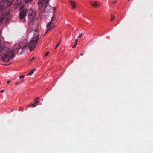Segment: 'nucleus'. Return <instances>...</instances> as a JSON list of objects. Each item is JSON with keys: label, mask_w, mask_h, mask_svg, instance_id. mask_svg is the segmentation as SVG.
I'll return each mask as SVG.
<instances>
[{"label": "nucleus", "mask_w": 153, "mask_h": 153, "mask_svg": "<svg viewBox=\"0 0 153 153\" xmlns=\"http://www.w3.org/2000/svg\"><path fill=\"white\" fill-rule=\"evenodd\" d=\"M82 36V34L81 33L80 34L79 36H78V38H79L81 37Z\"/></svg>", "instance_id": "17"}, {"label": "nucleus", "mask_w": 153, "mask_h": 153, "mask_svg": "<svg viewBox=\"0 0 153 153\" xmlns=\"http://www.w3.org/2000/svg\"><path fill=\"white\" fill-rule=\"evenodd\" d=\"M36 70V68L33 69L31 72H30L29 73H28L27 75L28 76H31L32 75L33 73L34 72L35 70Z\"/></svg>", "instance_id": "9"}, {"label": "nucleus", "mask_w": 153, "mask_h": 153, "mask_svg": "<svg viewBox=\"0 0 153 153\" xmlns=\"http://www.w3.org/2000/svg\"><path fill=\"white\" fill-rule=\"evenodd\" d=\"M48 55V52H47L46 53V54L45 56V57H46Z\"/></svg>", "instance_id": "21"}, {"label": "nucleus", "mask_w": 153, "mask_h": 153, "mask_svg": "<svg viewBox=\"0 0 153 153\" xmlns=\"http://www.w3.org/2000/svg\"><path fill=\"white\" fill-rule=\"evenodd\" d=\"M27 13V10L24 9L20 12L19 18L21 19H25L26 15V13Z\"/></svg>", "instance_id": "4"}, {"label": "nucleus", "mask_w": 153, "mask_h": 153, "mask_svg": "<svg viewBox=\"0 0 153 153\" xmlns=\"http://www.w3.org/2000/svg\"><path fill=\"white\" fill-rule=\"evenodd\" d=\"M91 4L92 6L94 7H96L97 6H99V4H98L97 2V1H95L94 2H91Z\"/></svg>", "instance_id": "7"}, {"label": "nucleus", "mask_w": 153, "mask_h": 153, "mask_svg": "<svg viewBox=\"0 0 153 153\" xmlns=\"http://www.w3.org/2000/svg\"><path fill=\"white\" fill-rule=\"evenodd\" d=\"M35 104H35V103L34 104H32V107H36Z\"/></svg>", "instance_id": "19"}, {"label": "nucleus", "mask_w": 153, "mask_h": 153, "mask_svg": "<svg viewBox=\"0 0 153 153\" xmlns=\"http://www.w3.org/2000/svg\"><path fill=\"white\" fill-rule=\"evenodd\" d=\"M117 2V1H115L113 2L112 3L114 4L116 3Z\"/></svg>", "instance_id": "22"}, {"label": "nucleus", "mask_w": 153, "mask_h": 153, "mask_svg": "<svg viewBox=\"0 0 153 153\" xmlns=\"http://www.w3.org/2000/svg\"><path fill=\"white\" fill-rule=\"evenodd\" d=\"M27 13L29 14V17L30 19V22H29L30 25H32V29L34 30L35 33L33 37L31 39L30 42H28V40L25 39L20 43L16 48V49L21 51L25 50L26 49L29 48L31 52L37 45V42L39 39V32L38 24L36 21V18L35 17L36 16V12L33 9L27 10Z\"/></svg>", "instance_id": "1"}, {"label": "nucleus", "mask_w": 153, "mask_h": 153, "mask_svg": "<svg viewBox=\"0 0 153 153\" xmlns=\"http://www.w3.org/2000/svg\"><path fill=\"white\" fill-rule=\"evenodd\" d=\"M46 27L47 28H48V23H47L46 25Z\"/></svg>", "instance_id": "26"}, {"label": "nucleus", "mask_w": 153, "mask_h": 153, "mask_svg": "<svg viewBox=\"0 0 153 153\" xmlns=\"http://www.w3.org/2000/svg\"><path fill=\"white\" fill-rule=\"evenodd\" d=\"M48 0V1H49V0Z\"/></svg>", "instance_id": "31"}, {"label": "nucleus", "mask_w": 153, "mask_h": 153, "mask_svg": "<svg viewBox=\"0 0 153 153\" xmlns=\"http://www.w3.org/2000/svg\"><path fill=\"white\" fill-rule=\"evenodd\" d=\"M25 77V76L24 75H22V76H19V78L20 79H22V78H24Z\"/></svg>", "instance_id": "15"}, {"label": "nucleus", "mask_w": 153, "mask_h": 153, "mask_svg": "<svg viewBox=\"0 0 153 153\" xmlns=\"http://www.w3.org/2000/svg\"><path fill=\"white\" fill-rule=\"evenodd\" d=\"M128 1H129L130 0H128Z\"/></svg>", "instance_id": "29"}, {"label": "nucleus", "mask_w": 153, "mask_h": 153, "mask_svg": "<svg viewBox=\"0 0 153 153\" xmlns=\"http://www.w3.org/2000/svg\"><path fill=\"white\" fill-rule=\"evenodd\" d=\"M11 18V16H8L7 18L6 19V21H7L10 19Z\"/></svg>", "instance_id": "13"}, {"label": "nucleus", "mask_w": 153, "mask_h": 153, "mask_svg": "<svg viewBox=\"0 0 153 153\" xmlns=\"http://www.w3.org/2000/svg\"><path fill=\"white\" fill-rule=\"evenodd\" d=\"M1 84V82H0V84Z\"/></svg>", "instance_id": "30"}, {"label": "nucleus", "mask_w": 153, "mask_h": 153, "mask_svg": "<svg viewBox=\"0 0 153 153\" xmlns=\"http://www.w3.org/2000/svg\"><path fill=\"white\" fill-rule=\"evenodd\" d=\"M60 43V41L59 42V43L57 44V45L55 47V49L56 48H57L59 46V45Z\"/></svg>", "instance_id": "16"}, {"label": "nucleus", "mask_w": 153, "mask_h": 153, "mask_svg": "<svg viewBox=\"0 0 153 153\" xmlns=\"http://www.w3.org/2000/svg\"><path fill=\"white\" fill-rule=\"evenodd\" d=\"M4 90H1V91H0V92L1 93H2L3 92H4Z\"/></svg>", "instance_id": "24"}, {"label": "nucleus", "mask_w": 153, "mask_h": 153, "mask_svg": "<svg viewBox=\"0 0 153 153\" xmlns=\"http://www.w3.org/2000/svg\"><path fill=\"white\" fill-rule=\"evenodd\" d=\"M69 2L71 4V6L72 7V9H74L76 7V4L75 2L73 1L72 0H70L69 1Z\"/></svg>", "instance_id": "6"}, {"label": "nucleus", "mask_w": 153, "mask_h": 153, "mask_svg": "<svg viewBox=\"0 0 153 153\" xmlns=\"http://www.w3.org/2000/svg\"><path fill=\"white\" fill-rule=\"evenodd\" d=\"M19 4H22L24 1L25 3H28L30 2H32L33 0H16Z\"/></svg>", "instance_id": "5"}, {"label": "nucleus", "mask_w": 153, "mask_h": 153, "mask_svg": "<svg viewBox=\"0 0 153 153\" xmlns=\"http://www.w3.org/2000/svg\"><path fill=\"white\" fill-rule=\"evenodd\" d=\"M77 45V44H76L75 43V44L72 46V48H74L76 47Z\"/></svg>", "instance_id": "18"}, {"label": "nucleus", "mask_w": 153, "mask_h": 153, "mask_svg": "<svg viewBox=\"0 0 153 153\" xmlns=\"http://www.w3.org/2000/svg\"><path fill=\"white\" fill-rule=\"evenodd\" d=\"M6 17H5L4 16L2 15L0 17V24L2 23V22L4 20L5 18Z\"/></svg>", "instance_id": "8"}, {"label": "nucleus", "mask_w": 153, "mask_h": 153, "mask_svg": "<svg viewBox=\"0 0 153 153\" xmlns=\"http://www.w3.org/2000/svg\"><path fill=\"white\" fill-rule=\"evenodd\" d=\"M39 9L40 10L44 7V9L43 10V12H47V7L48 5V0H40L38 2Z\"/></svg>", "instance_id": "3"}, {"label": "nucleus", "mask_w": 153, "mask_h": 153, "mask_svg": "<svg viewBox=\"0 0 153 153\" xmlns=\"http://www.w3.org/2000/svg\"><path fill=\"white\" fill-rule=\"evenodd\" d=\"M50 8H51V9H52V11L53 13V16L51 17V21L48 22V31L53 29L55 26V25L53 24V21L54 18L55 17V13L56 9V7H52L50 6Z\"/></svg>", "instance_id": "2"}, {"label": "nucleus", "mask_w": 153, "mask_h": 153, "mask_svg": "<svg viewBox=\"0 0 153 153\" xmlns=\"http://www.w3.org/2000/svg\"><path fill=\"white\" fill-rule=\"evenodd\" d=\"M39 97H37L35 100V103L36 104H37L39 102V101L38 100L39 99Z\"/></svg>", "instance_id": "10"}, {"label": "nucleus", "mask_w": 153, "mask_h": 153, "mask_svg": "<svg viewBox=\"0 0 153 153\" xmlns=\"http://www.w3.org/2000/svg\"><path fill=\"white\" fill-rule=\"evenodd\" d=\"M10 81H9V80H8L7 82V84H9V83H10Z\"/></svg>", "instance_id": "23"}, {"label": "nucleus", "mask_w": 153, "mask_h": 153, "mask_svg": "<svg viewBox=\"0 0 153 153\" xmlns=\"http://www.w3.org/2000/svg\"><path fill=\"white\" fill-rule=\"evenodd\" d=\"M23 82V81L20 82H16L15 83V85H19L21 84Z\"/></svg>", "instance_id": "12"}, {"label": "nucleus", "mask_w": 153, "mask_h": 153, "mask_svg": "<svg viewBox=\"0 0 153 153\" xmlns=\"http://www.w3.org/2000/svg\"><path fill=\"white\" fill-rule=\"evenodd\" d=\"M115 19V16L114 15H113L111 14V18L110 19L111 21H113L114 19Z\"/></svg>", "instance_id": "11"}, {"label": "nucleus", "mask_w": 153, "mask_h": 153, "mask_svg": "<svg viewBox=\"0 0 153 153\" xmlns=\"http://www.w3.org/2000/svg\"><path fill=\"white\" fill-rule=\"evenodd\" d=\"M35 58V57H33L30 60V62H32Z\"/></svg>", "instance_id": "14"}, {"label": "nucleus", "mask_w": 153, "mask_h": 153, "mask_svg": "<svg viewBox=\"0 0 153 153\" xmlns=\"http://www.w3.org/2000/svg\"><path fill=\"white\" fill-rule=\"evenodd\" d=\"M78 42V39H76L75 40V43L77 44Z\"/></svg>", "instance_id": "20"}, {"label": "nucleus", "mask_w": 153, "mask_h": 153, "mask_svg": "<svg viewBox=\"0 0 153 153\" xmlns=\"http://www.w3.org/2000/svg\"><path fill=\"white\" fill-rule=\"evenodd\" d=\"M9 14V13H7V16Z\"/></svg>", "instance_id": "28"}, {"label": "nucleus", "mask_w": 153, "mask_h": 153, "mask_svg": "<svg viewBox=\"0 0 153 153\" xmlns=\"http://www.w3.org/2000/svg\"><path fill=\"white\" fill-rule=\"evenodd\" d=\"M80 55L81 56H82V55H83V53H82L80 54Z\"/></svg>", "instance_id": "27"}, {"label": "nucleus", "mask_w": 153, "mask_h": 153, "mask_svg": "<svg viewBox=\"0 0 153 153\" xmlns=\"http://www.w3.org/2000/svg\"><path fill=\"white\" fill-rule=\"evenodd\" d=\"M48 32V29H47V30H46V31L45 34H46Z\"/></svg>", "instance_id": "25"}]
</instances>
